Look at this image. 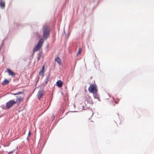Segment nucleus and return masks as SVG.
<instances>
[{
    "label": "nucleus",
    "mask_w": 154,
    "mask_h": 154,
    "mask_svg": "<svg viewBox=\"0 0 154 154\" xmlns=\"http://www.w3.org/2000/svg\"><path fill=\"white\" fill-rule=\"evenodd\" d=\"M42 30L43 38L45 39H47L48 36L50 35L51 32V29L49 26L46 24L43 25Z\"/></svg>",
    "instance_id": "obj_1"
},
{
    "label": "nucleus",
    "mask_w": 154,
    "mask_h": 154,
    "mask_svg": "<svg viewBox=\"0 0 154 154\" xmlns=\"http://www.w3.org/2000/svg\"><path fill=\"white\" fill-rule=\"evenodd\" d=\"M88 91L89 92L91 93L97 92V86L95 84H91L88 88Z\"/></svg>",
    "instance_id": "obj_2"
},
{
    "label": "nucleus",
    "mask_w": 154,
    "mask_h": 154,
    "mask_svg": "<svg viewBox=\"0 0 154 154\" xmlns=\"http://www.w3.org/2000/svg\"><path fill=\"white\" fill-rule=\"evenodd\" d=\"M17 103V101H15L13 100H10L6 103V107L7 109H9L13 105Z\"/></svg>",
    "instance_id": "obj_3"
},
{
    "label": "nucleus",
    "mask_w": 154,
    "mask_h": 154,
    "mask_svg": "<svg viewBox=\"0 0 154 154\" xmlns=\"http://www.w3.org/2000/svg\"><path fill=\"white\" fill-rule=\"evenodd\" d=\"M34 37L36 38L37 40L39 39L41 37V35L40 34L39 32L38 31H36L35 32H33Z\"/></svg>",
    "instance_id": "obj_4"
},
{
    "label": "nucleus",
    "mask_w": 154,
    "mask_h": 154,
    "mask_svg": "<svg viewBox=\"0 0 154 154\" xmlns=\"http://www.w3.org/2000/svg\"><path fill=\"white\" fill-rule=\"evenodd\" d=\"M97 92H96L92 93L93 96L94 98L97 99L99 101H100L101 100L100 98V96Z\"/></svg>",
    "instance_id": "obj_5"
},
{
    "label": "nucleus",
    "mask_w": 154,
    "mask_h": 154,
    "mask_svg": "<svg viewBox=\"0 0 154 154\" xmlns=\"http://www.w3.org/2000/svg\"><path fill=\"white\" fill-rule=\"evenodd\" d=\"M44 41V39L43 38H40L38 41L37 45L41 48L43 43Z\"/></svg>",
    "instance_id": "obj_6"
},
{
    "label": "nucleus",
    "mask_w": 154,
    "mask_h": 154,
    "mask_svg": "<svg viewBox=\"0 0 154 154\" xmlns=\"http://www.w3.org/2000/svg\"><path fill=\"white\" fill-rule=\"evenodd\" d=\"M7 72L9 75H11L12 77L16 75V74L13 71H12L11 70L9 69H7Z\"/></svg>",
    "instance_id": "obj_7"
},
{
    "label": "nucleus",
    "mask_w": 154,
    "mask_h": 154,
    "mask_svg": "<svg viewBox=\"0 0 154 154\" xmlns=\"http://www.w3.org/2000/svg\"><path fill=\"white\" fill-rule=\"evenodd\" d=\"M63 85V82L61 80H58L56 83V85L59 88L61 87Z\"/></svg>",
    "instance_id": "obj_8"
},
{
    "label": "nucleus",
    "mask_w": 154,
    "mask_h": 154,
    "mask_svg": "<svg viewBox=\"0 0 154 154\" xmlns=\"http://www.w3.org/2000/svg\"><path fill=\"white\" fill-rule=\"evenodd\" d=\"M86 100L88 103L92 104H93V101H92L91 97L90 96H88V97H86Z\"/></svg>",
    "instance_id": "obj_9"
},
{
    "label": "nucleus",
    "mask_w": 154,
    "mask_h": 154,
    "mask_svg": "<svg viewBox=\"0 0 154 154\" xmlns=\"http://www.w3.org/2000/svg\"><path fill=\"white\" fill-rule=\"evenodd\" d=\"M44 69L45 67L43 65L42 66V69L39 72V74L42 76H43L44 75V73L45 72Z\"/></svg>",
    "instance_id": "obj_10"
},
{
    "label": "nucleus",
    "mask_w": 154,
    "mask_h": 154,
    "mask_svg": "<svg viewBox=\"0 0 154 154\" xmlns=\"http://www.w3.org/2000/svg\"><path fill=\"white\" fill-rule=\"evenodd\" d=\"M44 94L43 93H42L38 91L37 95V96L38 100H40V98L43 96Z\"/></svg>",
    "instance_id": "obj_11"
},
{
    "label": "nucleus",
    "mask_w": 154,
    "mask_h": 154,
    "mask_svg": "<svg viewBox=\"0 0 154 154\" xmlns=\"http://www.w3.org/2000/svg\"><path fill=\"white\" fill-rule=\"evenodd\" d=\"M41 48L39 46L36 45L35 46L33 49V53L35 52L38 51Z\"/></svg>",
    "instance_id": "obj_12"
},
{
    "label": "nucleus",
    "mask_w": 154,
    "mask_h": 154,
    "mask_svg": "<svg viewBox=\"0 0 154 154\" xmlns=\"http://www.w3.org/2000/svg\"><path fill=\"white\" fill-rule=\"evenodd\" d=\"M55 61H56L57 63L61 65L62 63L61 61V60L60 59V58L58 57L57 58H56L55 59Z\"/></svg>",
    "instance_id": "obj_13"
},
{
    "label": "nucleus",
    "mask_w": 154,
    "mask_h": 154,
    "mask_svg": "<svg viewBox=\"0 0 154 154\" xmlns=\"http://www.w3.org/2000/svg\"><path fill=\"white\" fill-rule=\"evenodd\" d=\"M23 97H22L20 96H18L16 97V101L19 100V102H20L21 101H22L23 100Z\"/></svg>",
    "instance_id": "obj_14"
},
{
    "label": "nucleus",
    "mask_w": 154,
    "mask_h": 154,
    "mask_svg": "<svg viewBox=\"0 0 154 154\" xmlns=\"http://www.w3.org/2000/svg\"><path fill=\"white\" fill-rule=\"evenodd\" d=\"M9 81L8 80L5 79L3 81H2V84L3 85H5L9 83Z\"/></svg>",
    "instance_id": "obj_15"
},
{
    "label": "nucleus",
    "mask_w": 154,
    "mask_h": 154,
    "mask_svg": "<svg viewBox=\"0 0 154 154\" xmlns=\"http://www.w3.org/2000/svg\"><path fill=\"white\" fill-rule=\"evenodd\" d=\"M24 94V93L23 92H21V91L18 92L16 93H10V94H11V95H20V94Z\"/></svg>",
    "instance_id": "obj_16"
},
{
    "label": "nucleus",
    "mask_w": 154,
    "mask_h": 154,
    "mask_svg": "<svg viewBox=\"0 0 154 154\" xmlns=\"http://www.w3.org/2000/svg\"><path fill=\"white\" fill-rule=\"evenodd\" d=\"M5 3L4 2H2L1 1L0 2V6L1 7H5Z\"/></svg>",
    "instance_id": "obj_17"
},
{
    "label": "nucleus",
    "mask_w": 154,
    "mask_h": 154,
    "mask_svg": "<svg viewBox=\"0 0 154 154\" xmlns=\"http://www.w3.org/2000/svg\"><path fill=\"white\" fill-rule=\"evenodd\" d=\"M47 75L45 79V81H48L49 77L50 76V74L49 73H47Z\"/></svg>",
    "instance_id": "obj_18"
},
{
    "label": "nucleus",
    "mask_w": 154,
    "mask_h": 154,
    "mask_svg": "<svg viewBox=\"0 0 154 154\" xmlns=\"http://www.w3.org/2000/svg\"><path fill=\"white\" fill-rule=\"evenodd\" d=\"M44 91V87L42 88V87H40V89L38 91V92H40L43 93Z\"/></svg>",
    "instance_id": "obj_19"
},
{
    "label": "nucleus",
    "mask_w": 154,
    "mask_h": 154,
    "mask_svg": "<svg viewBox=\"0 0 154 154\" xmlns=\"http://www.w3.org/2000/svg\"><path fill=\"white\" fill-rule=\"evenodd\" d=\"M81 51H82V49L80 48L79 49L78 51L77 52V54H76L77 55V56L78 55H79V54H80Z\"/></svg>",
    "instance_id": "obj_20"
},
{
    "label": "nucleus",
    "mask_w": 154,
    "mask_h": 154,
    "mask_svg": "<svg viewBox=\"0 0 154 154\" xmlns=\"http://www.w3.org/2000/svg\"><path fill=\"white\" fill-rule=\"evenodd\" d=\"M43 53L42 51H40L39 52V53L38 54V56L39 57H41V56L42 55Z\"/></svg>",
    "instance_id": "obj_21"
},
{
    "label": "nucleus",
    "mask_w": 154,
    "mask_h": 154,
    "mask_svg": "<svg viewBox=\"0 0 154 154\" xmlns=\"http://www.w3.org/2000/svg\"><path fill=\"white\" fill-rule=\"evenodd\" d=\"M48 82V81H47L45 80V82L43 83V85L45 86L47 83Z\"/></svg>",
    "instance_id": "obj_22"
},
{
    "label": "nucleus",
    "mask_w": 154,
    "mask_h": 154,
    "mask_svg": "<svg viewBox=\"0 0 154 154\" xmlns=\"http://www.w3.org/2000/svg\"><path fill=\"white\" fill-rule=\"evenodd\" d=\"M14 151H14H10L9 152H8V154H11V153H12Z\"/></svg>",
    "instance_id": "obj_23"
},
{
    "label": "nucleus",
    "mask_w": 154,
    "mask_h": 154,
    "mask_svg": "<svg viewBox=\"0 0 154 154\" xmlns=\"http://www.w3.org/2000/svg\"><path fill=\"white\" fill-rule=\"evenodd\" d=\"M31 133L30 131H29V132L28 134L27 137H29L31 135Z\"/></svg>",
    "instance_id": "obj_24"
},
{
    "label": "nucleus",
    "mask_w": 154,
    "mask_h": 154,
    "mask_svg": "<svg viewBox=\"0 0 154 154\" xmlns=\"http://www.w3.org/2000/svg\"><path fill=\"white\" fill-rule=\"evenodd\" d=\"M36 79H37V80H38V81L39 80V77H38V76L36 77Z\"/></svg>",
    "instance_id": "obj_25"
},
{
    "label": "nucleus",
    "mask_w": 154,
    "mask_h": 154,
    "mask_svg": "<svg viewBox=\"0 0 154 154\" xmlns=\"http://www.w3.org/2000/svg\"><path fill=\"white\" fill-rule=\"evenodd\" d=\"M41 58V57H38V61Z\"/></svg>",
    "instance_id": "obj_26"
},
{
    "label": "nucleus",
    "mask_w": 154,
    "mask_h": 154,
    "mask_svg": "<svg viewBox=\"0 0 154 154\" xmlns=\"http://www.w3.org/2000/svg\"><path fill=\"white\" fill-rule=\"evenodd\" d=\"M70 112H77V111H69Z\"/></svg>",
    "instance_id": "obj_27"
},
{
    "label": "nucleus",
    "mask_w": 154,
    "mask_h": 154,
    "mask_svg": "<svg viewBox=\"0 0 154 154\" xmlns=\"http://www.w3.org/2000/svg\"><path fill=\"white\" fill-rule=\"evenodd\" d=\"M26 139L28 141H29V137H27L26 138Z\"/></svg>",
    "instance_id": "obj_28"
},
{
    "label": "nucleus",
    "mask_w": 154,
    "mask_h": 154,
    "mask_svg": "<svg viewBox=\"0 0 154 154\" xmlns=\"http://www.w3.org/2000/svg\"><path fill=\"white\" fill-rule=\"evenodd\" d=\"M82 107L83 108V110H85V109H84V107H84V106H83Z\"/></svg>",
    "instance_id": "obj_29"
},
{
    "label": "nucleus",
    "mask_w": 154,
    "mask_h": 154,
    "mask_svg": "<svg viewBox=\"0 0 154 154\" xmlns=\"http://www.w3.org/2000/svg\"><path fill=\"white\" fill-rule=\"evenodd\" d=\"M53 120L54 119V118H55V117L54 116V115L53 116Z\"/></svg>",
    "instance_id": "obj_30"
},
{
    "label": "nucleus",
    "mask_w": 154,
    "mask_h": 154,
    "mask_svg": "<svg viewBox=\"0 0 154 154\" xmlns=\"http://www.w3.org/2000/svg\"><path fill=\"white\" fill-rule=\"evenodd\" d=\"M91 111H92V116H93V115L94 113H93V111H92V110H91Z\"/></svg>",
    "instance_id": "obj_31"
},
{
    "label": "nucleus",
    "mask_w": 154,
    "mask_h": 154,
    "mask_svg": "<svg viewBox=\"0 0 154 154\" xmlns=\"http://www.w3.org/2000/svg\"><path fill=\"white\" fill-rule=\"evenodd\" d=\"M2 152V151H0V154H1Z\"/></svg>",
    "instance_id": "obj_32"
},
{
    "label": "nucleus",
    "mask_w": 154,
    "mask_h": 154,
    "mask_svg": "<svg viewBox=\"0 0 154 154\" xmlns=\"http://www.w3.org/2000/svg\"><path fill=\"white\" fill-rule=\"evenodd\" d=\"M38 82V80H37L36 81V83H37Z\"/></svg>",
    "instance_id": "obj_33"
},
{
    "label": "nucleus",
    "mask_w": 154,
    "mask_h": 154,
    "mask_svg": "<svg viewBox=\"0 0 154 154\" xmlns=\"http://www.w3.org/2000/svg\"><path fill=\"white\" fill-rule=\"evenodd\" d=\"M108 95H109V97H110V95L109 94V93H108Z\"/></svg>",
    "instance_id": "obj_34"
},
{
    "label": "nucleus",
    "mask_w": 154,
    "mask_h": 154,
    "mask_svg": "<svg viewBox=\"0 0 154 154\" xmlns=\"http://www.w3.org/2000/svg\"><path fill=\"white\" fill-rule=\"evenodd\" d=\"M116 103H118V102H115Z\"/></svg>",
    "instance_id": "obj_35"
},
{
    "label": "nucleus",
    "mask_w": 154,
    "mask_h": 154,
    "mask_svg": "<svg viewBox=\"0 0 154 154\" xmlns=\"http://www.w3.org/2000/svg\"><path fill=\"white\" fill-rule=\"evenodd\" d=\"M68 0H66V2L67 1H68Z\"/></svg>",
    "instance_id": "obj_36"
},
{
    "label": "nucleus",
    "mask_w": 154,
    "mask_h": 154,
    "mask_svg": "<svg viewBox=\"0 0 154 154\" xmlns=\"http://www.w3.org/2000/svg\"><path fill=\"white\" fill-rule=\"evenodd\" d=\"M117 115H118V116H119V114H117Z\"/></svg>",
    "instance_id": "obj_37"
},
{
    "label": "nucleus",
    "mask_w": 154,
    "mask_h": 154,
    "mask_svg": "<svg viewBox=\"0 0 154 154\" xmlns=\"http://www.w3.org/2000/svg\"><path fill=\"white\" fill-rule=\"evenodd\" d=\"M74 105V106H75V105Z\"/></svg>",
    "instance_id": "obj_38"
},
{
    "label": "nucleus",
    "mask_w": 154,
    "mask_h": 154,
    "mask_svg": "<svg viewBox=\"0 0 154 154\" xmlns=\"http://www.w3.org/2000/svg\"><path fill=\"white\" fill-rule=\"evenodd\" d=\"M118 100H119V99H118Z\"/></svg>",
    "instance_id": "obj_39"
},
{
    "label": "nucleus",
    "mask_w": 154,
    "mask_h": 154,
    "mask_svg": "<svg viewBox=\"0 0 154 154\" xmlns=\"http://www.w3.org/2000/svg\"><path fill=\"white\" fill-rule=\"evenodd\" d=\"M45 143H44V144H43V145H45Z\"/></svg>",
    "instance_id": "obj_40"
},
{
    "label": "nucleus",
    "mask_w": 154,
    "mask_h": 154,
    "mask_svg": "<svg viewBox=\"0 0 154 154\" xmlns=\"http://www.w3.org/2000/svg\"><path fill=\"white\" fill-rule=\"evenodd\" d=\"M45 143H44V144H43V145H45Z\"/></svg>",
    "instance_id": "obj_41"
}]
</instances>
